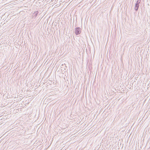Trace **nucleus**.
Segmentation results:
<instances>
[{"instance_id":"obj_1","label":"nucleus","mask_w":150,"mask_h":150,"mask_svg":"<svg viewBox=\"0 0 150 150\" xmlns=\"http://www.w3.org/2000/svg\"><path fill=\"white\" fill-rule=\"evenodd\" d=\"M74 31L76 35L79 34L81 33V28L79 27H77L74 29Z\"/></svg>"},{"instance_id":"obj_2","label":"nucleus","mask_w":150,"mask_h":150,"mask_svg":"<svg viewBox=\"0 0 150 150\" xmlns=\"http://www.w3.org/2000/svg\"><path fill=\"white\" fill-rule=\"evenodd\" d=\"M139 6V4H135L134 9L136 11H137L138 10Z\"/></svg>"},{"instance_id":"obj_3","label":"nucleus","mask_w":150,"mask_h":150,"mask_svg":"<svg viewBox=\"0 0 150 150\" xmlns=\"http://www.w3.org/2000/svg\"><path fill=\"white\" fill-rule=\"evenodd\" d=\"M38 11H36L34 13V16H35V17H36L37 16V15L38 14Z\"/></svg>"},{"instance_id":"obj_4","label":"nucleus","mask_w":150,"mask_h":150,"mask_svg":"<svg viewBox=\"0 0 150 150\" xmlns=\"http://www.w3.org/2000/svg\"><path fill=\"white\" fill-rule=\"evenodd\" d=\"M141 0H137L136 2V4H139L140 3Z\"/></svg>"}]
</instances>
